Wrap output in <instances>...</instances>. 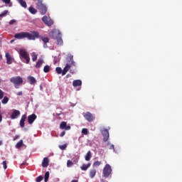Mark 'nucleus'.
<instances>
[{
	"label": "nucleus",
	"mask_w": 182,
	"mask_h": 182,
	"mask_svg": "<svg viewBox=\"0 0 182 182\" xmlns=\"http://www.w3.org/2000/svg\"><path fill=\"white\" fill-rule=\"evenodd\" d=\"M14 38L16 39H25V38H27L28 41H36V39H38L39 38V33L38 31H31L30 33L21 32L16 33Z\"/></svg>",
	"instance_id": "1"
},
{
	"label": "nucleus",
	"mask_w": 182,
	"mask_h": 182,
	"mask_svg": "<svg viewBox=\"0 0 182 182\" xmlns=\"http://www.w3.org/2000/svg\"><path fill=\"white\" fill-rule=\"evenodd\" d=\"M67 60L68 62L65 68L62 70V76L65 75L67 74V72H68L72 68H73V66H75V63L73 60V55H68Z\"/></svg>",
	"instance_id": "2"
},
{
	"label": "nucleus",
	"mask_w": 182,
	"mask_h": 182,
	"mask_svg": "<svg viewBox=\"0 0 182 182\" xmlns=\"http://www.w3.org/2000/svg\"><path fill=\"white\" fill-rule=\"evenodd\" d=\"M67 60L68 62L65 68L62 70V76L65 75L67 74V72H68L72 68H73V66H75V63L73 60V55H68Z\"/></svg>",
	"instance_id": "3"
},
{
	"label": "nucleus",
	"mask_w": 182,
	"mask_h": 182,
	"mask_svg": "<svg viewBox=\"0 0 182 182\" xmlns=\"http://www.w3.org/2000/svg\"><path fill=\"white\" fill-rule=\"evenodd\" d=\"M50 36L53 39H55L57 41V44L61 46L63 44V41L62 39V34L60 33V31L54 30L49 33Z\"/></svg>",
	"instance_id": "4"
},
{
	"label": "nucleus",
	"mask_w": 182,
	"mask_h": 182,
	"mask_svg": "<svg viewBox=\"0 0 182 182\" xmlns=\"http://www.w3.org/2000/svg\"><path fill=\"white\" fill-rule=\"evenodd\" d=\"M18 55H20V59L21 60V62H24V63L27 64L30 63L31 58L26 50L20 49V50H18Z\"/></svg>",
	"instance_id": "5"
},
{
	"label": "nucleus",
	"mask_w": 182,
	"mask_h": 182,
	"mask_svg": "<svg viewBox=\"0 0 182 182\" xmlns=\"http://www.w3.org/2000/svg\"><path fill=\"white\" fill-rule=\"evenodd\" d=\"M10 82L14 85L16 89H18L19 86L23 85V80L21 76H16L10 78Z\"/></svg>",
	"instance_id": "6"
},
{
	"label": "nucleus",
	"mask_w": 182,
	"mask_h": 182,
	"mask_svg": "<svg viewBox=\"0 0 182 182\" xmlns=\"http://www.w3.org/2000/svg\"><path fill=\"white\" fill-rule=\"evenodd\" d=\"M112 172V169L111 166L109 164H107L102 170L103 177L105 178H109V176L111 175Z\"/></svg>",
	"instance_id": "7"
},
{
	"label": "nucleus",
	"mask_w": 182,
	"mask_h": 182,
	"mask_svg": "<svg viewBox=\"0 0 182 182\" xmlns=\"http://www.w3.org/2000/svg\"><path fill=\"white\" fill-rule=\"evenodd\" d=\"M83 117L89 123L93 122L94 120L95 119V117L94 116V114H92L91 112H86L83 114Z\"/></svg>",
	"instance_id": "8"
},
{
	"label": "nucleus",
	"mask_w": 182,
	"mask_h": 182,
	"mask_svg": "<svg viewBox=\"0 0 182 182\" xmlns=\"http://www.w3.org/2000/svg\"><path fill=\"white\" fill-rule=\"evenodd\" d=\"M43 22L47 25V26H52L53 25L54 22L51 18H49L48 16H43V18H41Z\"/></svg>",
	"instance_id": "9"
},
{
	"label": "nucleus",
	"mask_w": 182,
	"mask_h": 182,
	"mask_svg": "<svg viewBox=\"0 0 182 182\" xmlns=\"http://www.w3.org/2000/svg\"><path fill=\"white\" fill-rule=\"evenodd\" d=\"M101 134L103 136V141L107 142L109 138V133L108 129H103L101 131Z\"/></svg>",
	"instance_id": "10"
},
{
	"label": "nucleus",
	"mask_w": 182,
	"mask_h": 182,
	"mask_svg": "<svg viewBox=\"0 0 182 182\" xmlns=\"http://www.w3.org/2000/svg\"><path fill=\"white\" fill-rule=\"evenodd\" d=\"M60 129L65 131H69L71 129V127L70 125H67L66 122H61L59 126Z\"/></svg>",
	"instance_id": "11"
},
{
	"label": "nucleus",
	"mask_w": 182,
	"mask_h": 182,
	"mask_svg": "<svg viewBox=\"0 0 182 182\" xmlns=\"http://www.w3.org/2000/svg\"><path fill=\"white\" fill-rule=\"evenodd\" d=\"M36 119H37V115L36 114H32L28 115V117H27L28 124H33V122L36 120Z\"/></svg>",
	"instance_id": "12"
},
{
	"label": "nucleus",
	"mask_w": 182,
	"mask_h": 182,
	"mask_svg": "<svg viewBox=\"0 0 182 182\" xmlns=\"http://www.w3.org/2000/svg\"><path fill=\"white\" fill-rule=\"evenodd\" d=\"M21 115V112L17 109H13V113H11V116H10V119H16Z\"/></svg>",
	"instance_id": "13"
},
{
	"label": "nucleus",
	"mask_w": 182,
	"mask_h": 182,
	"mask_svg": "<svg viewBox=\"0 0 182 182\" xmlns=\"http://www.w3.org/2000/svg\"><path fill=\"white\" fill-rule=\"evenodd\" d=\"M37 9L38 11H40V14H41V15L46 14L48 11V7L46 4L38 6Z\"/></svg>",
	"instance_id": "14"
},
{
	"label": "nucleus",
	"mask_w": 182,
	"mask_h": 182,
	"mask_svg": "<svg viewBox=\"0 0 182 182\" xmlns=\"http://www.w3.org/2000/svg\"><path fill=\"white\" fill-rule=\"evenodd\" d=\"M6 63L7 65H11L14 62V58H12L11 55H10L9 53H6Z\"/></svg>",
	"instance_id": "15"
},
{
	"label": "nucleus",
	"mask_w": 182,
	"mask_h": 182,
	"mask_svg": "<svg viewBox=\"0 0 182 182\" xmlns=\"http://www.w3.org/2000/svg\"><path fill=\"white\" fill-rule=\"evenodd\" d=\"M27 119V115L26 114L21 116V119H20V127L23 128L25 127V122Z\"/></svg>",
	"instance_id": "16"
},
{
	"label": "nucleus",
	"mask_w": 182,
	"mask_h": 182,
	"mask_svg": "<svg viewBox=\"0 0 182 182\" xmlns=\"http://www.w3.org/2000/svg\"><path fill=\"white\" fill-rule=\"evenodd\" d=\"M41 166H43V168H47L49 166V159L48 157H44Z\"/></svg>",
	"instance_id": "17"
},
{
	"label": "nucleus",
	"mask_w": 182,
	"mask_h": 182,
	"mask_svg": "<svg viewBox=\"0 0 182 182\" xmlns=\"http://www.w3.org/2000/svg\"><path fill=\"white\" fill-rule=\"evenodd\" d=\"M27 80H28V83H30V85H35L36 83V79L33 76L27 77Z\"/></svg>",
	"instance_id": "18"
},
{
	"label": "nucleus",
	"mask_w": 182,
	"mask_h": 182,
	"mask_svg": "<svg viewBox=\"0 0 182 182\" xmlns=\"http://www.w3.org/2000/svg\"><path fill=\"white\" fill-rule=\"evenodd\" d=\"M73 86L74 87H80L82 86V80H75L73 81Z\"/></svg>",
	"instance_id": "19"
},
{
	"label": "nucleus",
	"mask_w": 182,
	"mask_h": 182,
	"mask_svg": "<svg viewBox=\"0 0 182 182\" xmlns=\"http://www.w3.org/2000/svg\"><path fill=\"white\" fill-rule=\"evenodd\" d=\"M91 166L90 163H87V164H82L80 166V169L83 171H86Z\"/></svg>",
	"instance_id": "20"
},
{
	"label": "nucleus",
	"mask_w": 182,
	"mask_h": 182,
	"mask_svg": "<svg viewBox=\"0 0 182 182\" xmlns=\"http://www.w3.org/2000/svg\"><path fill=\"white\" fill-rule=\"evenodd\" d=\"M97 171L95 168H92L90 171L89 176L90 178H94L96 176Z\"/></svg>",
	"instance_id": "21"
},
{
	"label": "nucleus",
	"mask_w": 182,
	"mask_h": 182,
	"mask_svg": "<svg viewBox=\"0 0 182 182\" xmlns=\"http://www.w3.org/2000/svg\"><path fill=\"white\" fill-rule=\"evenodd\" d=\"M43 60L42 58L38 59V61H37V63L36 64V68L40 69L43 63Z\"/></svg>",
	"instance_id": "22"
},
{
	"label": "nucleus",
	"mask_w": 182,
	"mask_h": 182,
	"mask_svg": "<svg viewBox=\"0 0 182 182\" xmlns=\"http://www.w3.org/2000/svg\"><path fill=\"white\" fill-rule=\"evenodd\" d=\"M92 158V153L90 151H88L85 156V160L86 161H90Z\"/></svg>",
	"instance_id": "23"
},
{
	"label": "nucleus",
	"mask_w": 182,
	"mask_h": 182,
	"mask_svg": "<svg viewBox=\"0 0 182 182\" xmlns=\"http://www.w3.org/2000/svg\"><path fill=\"white\" fill-rule=\"evenodd\" d=\"M34 1H36V6H37V9L41 6L45 5V4H43V0H34Z\"/></svg>",
	"instance_id": "24"
},
{
	"label": "nucleus",
	"mask_w": 182,
	"mask_h": 182,
	"mask_svg": "<svg viewBox=\"0 0 182 182\" xmlns=\"http://www.w3.org/2000/svg\"><path fill=\"white\" fill-rule=\"evenodd\" d=\"M18 1V4L23 6V8L26 9L27 8L26 2L23 0H17Z\"/></svg>",
	"instance_id": "25"
},
{
	"label": "nucleus",
	"mask_w": 182,
	"mask_h": 182,
	"mask_svg": "<svg viewBox=\"0 0 182 182\" xmlns=\"http://www.w3.org/2000/svg\"><path fill=\"white\" fill-rule=\"evenodd\" d=\"M28 11H30V13H31L33 14H36L38 12V11L33 6H30L28 8Z\"/></svg>",
	"instance_id": "26"
},
{
	"label": "nucleus",
	"mask_w": 182,
	"mask_h": 182,
	"mask_svg": "<svg viewBox=\"0 0 182 182\" xmlns=\"http://www.w3.org/2000/svg\"><path fill=\"white\" fill-rule=\"evenodd\" d=\"M50 177L49 171L46 172V175H44V182H48Z\"/></svg>",
	"instance_id": "27"
},
{
	"label": "nucleus",
	"mask_w": 182,
	"mask_h": 182,
	"mask_svg": "<svg viewBox=\"0 0 182 182\" xmlns=\"http://www.w3.org/2000/svg\"><path fill=\"white\" fill-rule=\"evenodd\" d=\"M50 70V67L49 65L44 66V69H43L44 73H48Z\"/></svg>",
	"instance_id": "28"
},
{
	"label": "nucleus",
	"mask_w": 182,
	"mask_h": 182,
	"mask_svg": "<svg viewBox=\"0 0 182 182\" xmlns=\"http://www.w3.org/2000/svg\"><path fill=\"white\" fill-rule=\"evenodd\" d=\"M23 146V140H20L18 142H17V144H16V149H20Z\"/></svg>",
	"instance_id": "29"
},
{
	"label": "nucleus",
	"mask_w": 182,
	"mask_h": 182,
	"mask_svg": "<svg viewBox=\"0 0 182 182\" xmlns=\"http://www.w3.org/2000/svg\"><path fill=\"white\" fill-rule=\"evenodd\" d=\"M31 59L33 62H36V60L38 59V55L35 53L31 54Z\"/></svg>",
	"instance_id": "30"
},
{
	"label": "nucleus",
	"mask_w": 182,
	"mask_h": 182,
	"mask_svg": "<svg viewBox=\"0 0 182 182\" xmlns=\"http://www.w3.org/2000/svg\"><path fill=\"white\" fill-rule=\"evenodd\" d=\"M73 165H74V163L72 161H70V160L67 161V167L68 168H71Z\"/></svg>",
	"instance_id": "31"
},
{
	"label": "nucleus",
	"mask_w": 182,
	"mask_h": 182,
	"mask_svg": "<svg viewBox=\"0 0 182 182\" xmlns=\"http://www.w3.org/2000/svg\"><path fill=\"white\" fill-rule=\"evenodd\" d=\"M55 72H56V73H57L58 75H60V74H62L63 70H62L61 68L57 67V68H55Z\"/></svg>",
	"instance_id": "32"
},
{
	"label": "nucleus",
	"mask_w": 182,
	"mask_h": 182,
	"mask_svg": "<svg viewBox=\"0 0 182 182\" xmlns=\"http://www.w3.org/2000/svg\"><path fill=\"white\" fill-rule=\"evenodd\" d=\"M102 164V162L100 161H96L93 163V166L94 167H98Z\"/></svg>",
	"instance_id": "33"
},
{
	"label": "nucleus",
	"mask_w": 182,
	"mask_h": 182,
	"mask_svg": "<svg viewBox=\"0 0 182 182\" xmlns=\"http://www.w3.org/2000/svg\"><path fill=\"white\" fill-rule=\"evenodd\" d=\"M9 100L8 97H4V98L2 100V104L6 105L9 102Z\"/></svg>",
	"instance_id": "34"
},
{
	"label": "nucleus",
	"mask_w": 182,
	"mask_h": 182,
	"mask_svg": "<svg viewBox=\"0 0 182 182\" xmlns=\"http://www.w3.org/2000/svg\"><path fill=\"white\" fill-rule=\"evenodd\" d=\"M41 41H43L44 43H48L49 38L48 37H41Z\"/></svg>",
	"instance_id": "35"
},
{
	"label": "nucleus",
	"mask_w": 182,
	"mask_h": 182,
	"mask_svg": "<svg viewBox=\"0 0 182 182\" xmlns=\"http://www.w3.org/2000/svg\"><path fill=\"white\" fill-rule=\"evenodd\" d=\"M43 180V176H38L37 178H36V182H41Z\"/></svg>",
	"instance_id": "36"
},
{
	"label": "nucleus",
	"mask_w": 182,
	"mask_h": 182,
	"mask_svg": "<svg viewBox=\"0 0 182 182\" xmlns=\"http://www.w3.org/2000/svg\"><path fill=\"white\" fill-rule=\"evenodd\" d=\"M82 134L84 135H87L88 134V130L86 128L82 129Z\"/></svg>",
	"instance_id": "37"
},
{
	"label": "nucleus",
	"mask_w": 182,
	"mask_h": 182,
	"mask_svg": "<svg viewBox=\"0 0 182 182\" xmlns=\"http://www.w3.org/2000/svg\"><path fill=\"white\" fill-rule=\"evenodd\" d=\"M8 13H9V11L8 10H5L2 14H0V17L6 16Z\"/></svg>",
	"instance_id": "38"
},
{
	"label": "nucleus",
	"mask_w": 182,
	"mask_h": 182,
	"mask_svg": "<svg viewBox=\"0 0 182 182\" xmlns=\"http://www.w3.org/2000/svg\"><path fill=\"white\" fill-rule=\"evenodd\" d=\"M67 148V145L66 144H63V145H60L59 146V149L60 150H65Z\"/></svg>",
	"instance_id": "39"
},
{
	"label": "nucleus",
	"mask_w": 182,
	"mask_h": 182,
	"mask_svg": "<svg viewBox=\"0 0 182 182\" xmlns=\"http://www.w3.org/2000/svg\"><path fill=\"white\" fill-rule=\"evenodd\" d=\"M4 97V92L0 90V100H2Z\"/></svg>",
	"instance_id": "40"
},
{
	"label": "nucleus",
	"mask_w": 182,
	"mask_h": 182,
	"mask_svg": "<svg viewBox=\"0 0 182 182\" xmlns=\"http://www.w3.org/2000/svg\"><path fill=\"white\" fill-rule=\"evenodd\" d=\"M4 168L6 170L7 168V163L6 161H4L3 162Z\"/></svg>",
	"instance_id": "41"
},
{
	"label": "nucleus",
	"mask_w": 182,
	"mask_h": 182,
	"mask_svg": "<svg viewBox=\"0 0 182 182\" xmlns=\"http://www.w3.org/2000/svg\"><path fill=\"white\" fill-rule=\"evenodd\" d=\"M16 20H11L10 21V22H9V23H10V25H14V23H16Z\"/></svg>",
	"instance_id": "42"
},
{
	"label": "nucleus",
	"mask_w": 182,
	"mask_h": 182,
	"mask_svg": "<svg viewBox=\"0 0 182 182\" xmlns=\"http://www.w3.org/2000/svg\"><path fill=\"white\" fill-rule=\"evenodd\" d=\"M2 1H3L4 3H5V4H10L11 0H2Z\"/></svg>",
	"instance_id": "43"
},
{
	"label": "nucleus",
	"mask_w": 182,
	"mask_h": 182,
	"mask_svg": "<svg viewBox=\"0 0 182 182\" xmlns=\"http://www.w3.org/2000/svg\"><path fill=\"white\" fill-rule=\"evenodd\" d=\"M65 135V132L63 131L60 134V137H63Z\"/></svg>",
	"instance_id": "44"
},
{
	"label": "nucleus",
	"mask_w": 182,
	"mask_h": 182,
	"mask_svg": "<svg viewBox=\"0 0 182 182\" xmlns=\"http://www.w3.org/2000/svg\"><path fill=\"white\" fill-rule=\"evenodd\" d=\"M109 149L110 150H114V144L109 145Z\"/></svg>",
	"instance_id": "45"
},
{
	"label": "nucleus",
	"mask_w": 182,
	"mask_h": 182,
	"mask_svg": "<svg viewBox=\"0 0 182 182\" xmlns=\"http://www.w3.org/2000/svg\"><path fill=\"white\" fill-rule=\"evenodd\" d=\"M23 95V92L20 91L18 92H17V96H22Z\"/></svg>",
	"instance_id": "46"
},
{
	"label": "nucleus",
	"mask_w": 182,
	"mask_h": 182,
	"mask_svg": "<svg viewBox=\"0 0 182 182\" xmlns=\"http://www.w3.org/2000/svg\"><path fill=\"white\" fill-rule=\"evenodd\" d=\"M3 117L2 115L0 114V123L2 122Z\"/></svg>",
	"instance_id": "47"
},
{
	"label": "nucleus",
	"mask_w": 182,
	"mask_h": 182,
	"mask_svg": "<svg viewBox=\"0 0 182 182\" xmlns=\"http://www.w3.org/2000/svg\"><path fill=\"white\" fill-rule=\"evenodd\" d=\"M26 162L24 161V162L21 163V166H23L26 165Z\"/></svg>",
	"instance_id": "48"
},
{
	"label": "nucleus",
	"mask_w": 182,
	"mask_h": 182,
	"mask_svg": "<svg viewBox=\"0 0 182 182\" xmlns=\"http://www.w3.org/2000/svg\"><path fill=\"white\" fill-rule=\"evenodd\" d=\"M70 182H78V180L73 179V180H72Z\"/></svg>",
	"instance_id": "49"
},
{
	"label": "nucleus",
	"mask_w": 182,
	"mask_h": 182,
	"mask_svg": "<svg viewBox=\"0 0 182 182\" xmlns=\"http://www.w3.org/2000/svg\"><path fill=\"white\" fill-rule=\"evenodd\" d=\"M18 138V136H14V141H16Z\"/></svg>",
	"instance_id": "50"
},
{
	"label": "nucleus",
	"mask_w": 182,
	"mask_h": 182,
	"mask_svg": "<svg viewBox=\"0 0 182 182\" xmlns=\"http://www.w3.org/2000/svg\"><path fill=\"white\" fill-rule=\"evenodd\" d=\"M44 48H48V45L44 43Z\"/></svg>",
	"instance_id": "51"
},
{
	"label": "nucleus",
	"mask_w": 182,
	"mask_h": 182,
	"mask_svg": "<svg viewBox=\"0 0 182 182\" xmlns=\"http://www.w3.org/2000/svg\"><path fill=\"white\" fill-rule=\"evenodd\" d=\"M2 59V55H0V60H1Z\"/></svg>",
	"instance_id": "52"
},
{
	"label": "nucleus",
	"mask_w": 182,
	"mask_h": 182,
	"mask_svg": "<svg viewBox=\"0 0 182 182\" xmlns=\"http://www.w3.org/2000/svg\"><path fill=\"white\" fill-rule=\"evenodd\" d=\"M70 77V75H66V77Z\"/></svg>",
	"instance_id": "53"
},
{
	"label": "nucleus",
	"mask_w": 182,
	"mask_h": 182,
	"mask_svg": "<svg viewBox=\"0 0 182 182\" xmlns=\"http://www.w3.org/2000/svg\"><path fill=\"white\" fill-rule=\"evenodd\" d=\"M56 115H57V116H60V113H59V114H56Z\"/></svg>",
	"instance_id": "54"
},
{
	"label": "nucleus",
	"mask_w": 182,
	"mask_h": 182,
	"mask_svg": "<svg viewBox=\"0 0 182 182\" xmlns=\"http://www.w3.org/2000/svg\"><path fill=\"white\" fill-rule=\"evenodd\" d=\"M2 144V141L0 140V146Z\"/></svg>",
	"instance_id": "55"
},
{
	"label": "nucleus",
	"mask_w": 182,
	"mask_h": 182,
	"mask_svg": "<svg viewBox=\"0 0 182 182\" xmlns=\"http://www.w3.org/2000/svg\"><path fill=\"white\" fill-rule=\"evenodd\" d=\"M2 82L1 79L0 78V83Z\"/></svg>",
	"instance_id": "56"
},
{
	"label": "nucleus",
	"mask_w": 182,
	"mask_h": 182,
	"mask_svg": "<svg viewBox=\"0 0 182 182\" xmlns=\"http://www.w3.org/2000/svg\"><path fill=\"white\" fill-rule=\"evenodd\" d=\"M11 43H12V42H14V40H11Z\"/></svg>",
	"instance_id": "57"
},
{
	"label": "nucleus",
	"mask_w": 182,
	"mask_h": 182,
	"mask_svg": "<svg viewBox=\"0 0 182 182\" xmlns=\"http://www.w3.org/2000/svg\"><path fill=\"white\" fill-rule=\"evenodd\" d=\"M103 182H108V181H103Z\"/></svg>",
	"instance_id": "58"
}]
</instances>
